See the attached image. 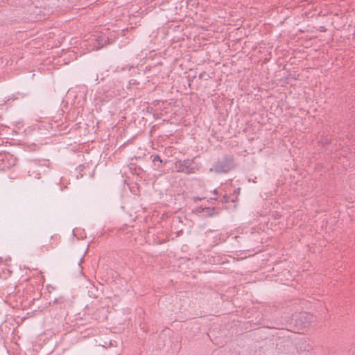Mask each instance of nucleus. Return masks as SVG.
Returning <instances> with one entry per match:
<instances>
[{
  "mask_svg": "<svg viewBox=\"0 0 355 355\" xmlns=\"http://www.w3.org/2000/svg\"><path fill=\"white\" fill-rule=\"evenodd\" d=\"M178 171L179 172H183L186 173H191L193 172V169H189L188 167L185 166L184 165L179 163V165L177 166Z\"/></svg>",
  "mask_w": 355,
  "mask_h": 355,
  "instance_id": "obj_1",
  "label": "nucleus"
},
{
  "mask_svg": "<svg viewBox=\"0 0 355 355\" xmlns=\"http://www.w3.org/2000/svg\"><path fill=\"white\" fill-rule=\"evenodd\" d=\"M156 161H157V162H160V163L162 162V160H161V159L159 158V156H155V157H154V159H153V162H156Z\"/></svg>",
  "mask_w": 355,
  "mask_h": 355,
  "instance_id": "obj_2",
  "label": "nucleus"
}]
</instances>
